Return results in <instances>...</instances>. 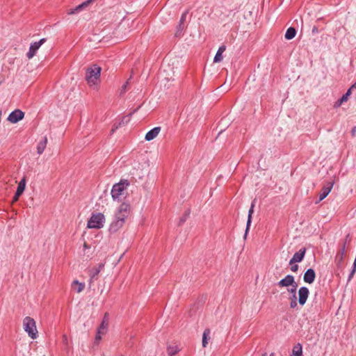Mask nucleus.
Returning <instances> with one entry per match:
<instances>
[{
	"label": "nucleus",
	"mask_w": 356,
	"mask_h": 356,
	"mask_svg": "<svg viewBox=\"0 0 356 356\" xmlns=\"http://www.w3.org/2000/svg\"><path fill=\"white\" fill-rule=\"evenodd\" d=\"M273 355H274V353H271V354H270V356H273Z\"/></svg>",
	"instance_id": "49"
},
{
	"label": "nucleus",
	"mask_w": 356,
	"mask_h": 356,
	"mask_svg": "<svg viewBox=\"0 0 356 356\" xmlns=\"http://www.w3.org/2000/svg\"><path fill=\"white\" fill-rule=\"evenodd\" d=\"M102 67L97 64L90 65V91L98 92L101 87Z\"/></svg>",
	"instance_id": "1"
},
{
	"label": "nucleus",
	"mask_w": 356,
	"mask_h": 356,
	"mask_svg": "<svg viewBox=\"0 0 356 356\" xmlns=\"http://www.w3.org/2000/svg\"><path fill=\"white\" fill-rule=\"evenodd\" d=\"M129 186V182L127 180H121L119 183L113 186L111 189V196L113 200L119 199L123 195L124 190Z\"/></svg>",
	"instance_id": "3"
},
{
	"label": "nucleus",
	"mask_w": 356,
	"mask_h": 356,
	"mask_svg": "<svg viewBox=\"0 0 356 356\" xmlns=\"http://www.w3.org/2000/svg\"><path fill=\"white\" fill-rule=\"evenodd\" d=\"M291 288L289 289L288 291L291 295H296L297 287H298V284L296 282H295V284L291 285Z\"/></svg>",
	"instance_id": "29"
},
{
	"label": "nucleus",
	"mask_w": 356,
	"mask_h": 356,
	"mask_svg": "<svg viewBox=\"0 0 356 356\" xmlns=\"http://www.w3.org/2000/svg\"><path fill=\"white\" fill-rule=\"evenodd\" d=\"M353 264H356V257H355V260H354Z\"/></svg>",
	"instance_id": "47"
},
{
	"label": "nucleus",
	"mask_w": 356,
	"mask_h": 356,
	"mask_svg": "<svg viewBox=\"0 0 356 356\" xmlns=\"http://www.w3.org/2000/svg\"><path fill=\"white\" fill-rule=\"evenodd\" d=\"M254 202H253L252 203L251 207H250V208L249 209V211H248V220H247L246 229H245V234H244V238H246L248 232L250 227V225H251L252 215V213L254 212Z\"/></svg>",
	"instance_id": "18"
},
{
	"label": "nucleus",
	"mask_w": 356,
	"mask_h": 356,
	"mask_svg": "<svg viewBox=\"0 0 356 356\" xmlns=\"http://www.w3.org/2000/svg\"><path fill=\"white\" fill-rule=\"evenodd\" d=\"M353 90H350V88L347 90V92L344 94V95H346V97L348 99V97L351 95Z\"/></svg>",
	"instance_id": "41"
},
{
	"label": "nucleus",
	"mask_w": 356,
	"mask_h": 356,
	"mask_svg": "<svg viewBox=\"0 0 356 356\" xmlns=\"http://www.w3.org/2000/svg\"><path fill=\"white\" fill-rule=\"evenodd\" d=\"M177 32H176L175 35H176V36H179L181 34V31H182V30L184 29L183 24H181L179 22V24L177 26Z\"/></svg>",
	"instance_id": "32"
},
{
	"label": "nucleus",
	"mask_w": 356,
	"mask_h": 356,
	"mask_svg": "<svg viewBox=\"0 0 356 356\" xmlns=\"http://www.w3.org/2000/svg\"><path fill=\"white\" fill-rule=\"evenodd\" d=\"M291 270L292 272H297V271H298V266L297 264H292V265H291Z\"/></svg>",
	"instance_id": "34"
},
{
	"label": "nucleus",
	"mask_w": 356,
	"mask_h": 356,
	"mask_svg": "<svg viewBox=\"0 0 356 356\" xmlns=\"http://www.w3.org/2000/svg\"><path fill=\"white\" fill-rule=\"evenodd\" d=\"M19 200V197H17L15 195L13 198V202H17Z\"/></svg>",
	"instance_id": "43"
},
{
	"label": "nucleus",
	"mask_w": 356,
	"mask_h": 356,
	"mask_svg": "<svg viewBox=\"0 0 356 356\" xmlns=\"http://www.w3.org/2000/svg\"><path fill=\"white\" fill-rule=\"evenodd\" d=\"M334 261L337 266V271L338 273H341L346 266L344 257L336 255Z\"/></svg>",
	"instance_id": "14"
},
{
	"label": "nucleus",
	"mask_w": 356,
	"mask_h": 356,
	"mask_svg": "<svg viewBox=\"0 0 356 356\" xmlns=\"http://www.w3.org/2000/svg\"><path fill=\"white\" fill-rule=\"evenodd\" d=\"M128 84H129L128 81H127L125 83L123 84V86H122V88H121V94L123 92H125Z\"/></svg>",
	"instance_id": "36"
},
{
	"label": "nucleus",
	"mask_w": 356,
	"mask_h": 356,
	"mask_svg": "<svg viewBox=\"0 0 356 356\" xmlns=\"http://www.w3.org/2000/svg\"><path fill=\"white\" fill-rule=\"evenodd\" d=\"M316 278V273L314 269H307L303 275V280L305 282L312 284L314 282Z\"/></svg>",
	"instance_id": "13"
},
{
	"label": "nucleus",
	"mask_w": 356,
	"mask_h": 356,
	"mask_svg": "<svg viewBox=\"0 0 356 356\" xmlns=\"http://www.w3.org/2000/svg\"><path fill=\"white\" fill-rule=\"evenodd\" d=\"M356 89V81L350 86V90Z\"/></svg>",
	"instance_id": "44"
},
{
	"label": "nucleus",
	"mask_w": 356,
	"mask_h": 356,
	"mask_svg": "<svg viewBox=\"0 0 356 356\" xmlns=\"http://www.w3.org/2000/svg\"><path fill=\"white\" fill-rule=\"evenodd\" d=\"M306 249L305 248H301L298 252H296L292 258L289 261V265H292L293 264L301 262L305 255Z\"/></svg>",
	"instance_id": "11"
},
{
	"label": "nucleus",
	"mask_w": 356,
	"mask_h": 356,
	"mask_svg": "<svg viewBox=\"0 0 356 356\" xmlns=\"http://www.w3.org/2000/svg\"><path fill=\"white\" fill-rule=\"evenodd\" d=\"M225 49L226 47L224 45H222L218 48L213 59L214 63H219L222 60V54L225 51Z\"/></svg>",
	"instance_id": "19"
},
{
	"label": "nucleus",
	"mask_w": 356,
	"mask_h": 356,
	"mask_svg": "<svg viewBox=\"0 0 356 356\" xmlns=\"http://www.w3.org/2000/svg\"><path fill=\"white\" fill-rule=\"evenodd\" d=\"M23 193H24L23 191H20V190L17 189V191H16V192H15V195L17 197H20V195H21Z\"/></svg>",
	"instance_id": "40"
},
{
	"label": "nucleus",
	"mask_w": 356,
	"mask_h": 356,
	"mask_svg": "<svg viewBox=\"0 0 356 356\" xmlns=\"http://www.w3.org/2000/svg\"><path fill=\"white\" fill-rule=\"evenodd\" d=\"M161 131L160 127H156L151 130H149L145 135V140L147 141H150L153 139H154L159 134Z\"/></svg>",
	"instance_id": "16"
},
{
	"label": "nucleus",
	"mask_w": 356,
	"mask_h": 356,
	"mask_svg": "<svg viewBox=\"0 0 356 356\" xmlns=\"http://www.w3.org/2000/svg\"><path fill=\"white\" fill-rule=\"evenodd\" d=\"M296 282L295 277L292 275H287L284 278L279 281L277 285L279 287H289L294 284Z\"/></svg>",
	"instance_id": "12"
},
{
	"label": "nucleus",
	"mask_w": 356,
	"mask_h": 356,
	"mask_svg": "<svg viewBox=\"0 0 356 356\" xmlns=\"http://www.w3.org/2000/svg\"><path fill=\"white\" fill-rule=\"evenodd\" d=\"M86 228H89V218L86 220Z\"/></svg>",
	"instance_id": "46"
},
{
	"label": "nucleus",
	"mask_w": 356,
	"mask_h": 356,
	"mask_svg": "<svg viewBox=\"0 0 356 356\" xmlns=\"http://www.w3.org/2000/svg\"><path fill=\"white\" fill-rule=\"evenodd\" d=\"M104 266V265L102 263L99 264L97 268H95L92 270V271H90V277H95V275H98L101 270L103 268Z\"/></svg>",
	"instance_id": "25"
},
{
	"label": "nucleus",
	"mask_w": 356,
	"mask_h": 356,
	"mask_svg": "<svg viewBox=\"0 0 356 356\" xmlns=\"http://www.w3.org/2000/svg\"><path fill=\"white\" fill-rule=\"evenodd\" d=\"M297 306V300H291L290 302L291 308H295Z\"/></svg>",
	"instance_id": "38"
},
{
	"label": "nucleus",
	"mask_w": 356,
	"mask_h": 356,
	"mask_svg": "<svg viewBox=\"0 0 356 356\" xmlns=\"http://www.w3.org/2000/svg\"><path fill=\"white\" fill-rule=\"evenodd\" d=\"M105 222V216L102 213H93L90 216V229H101Z\"/></svg>",
	"instance_id": "4"
},
{
	"label": "nucleus",
	"mask_w": 356,
	"mask_h": 356,
	"mask_svg": "<svg viewBox=\"0 0 356 356\" xmlns=\"http://www.w3.org/2000/svg\"><path fill=\"white\" fill-rule=\"evenodd\" d=\"M312 33H317L318 32V29L316 26H314L312 30Z\"/></svg>",
	"instance_id": "42"
},
{
	"label": "nucleus",
	"mask_w": 356,
	"mask_h": 356,
	"mask_svg": "<svg viewBox=\"0 0 356 356\" xmlns=\"http://www.w3.org/2000/svg\"><path fill=\"white\" fill-rule=\"evenodd\" d=\"M309 291L306 286H301L298 290V302L303 306L308 298Z\"/></svg>",
	"instance_id": "9"
},
{
	"label": "nucleus",
	"mask_w": 356,
	"mask_h": 356,
	"mask_svg": "<svg viewBox=\"0 0 356 356\" xmlns=\"http://www.w3.org/2000/svg\"><path fill=\"white\" fill-rule=\"evenodd\" d=\"M89 6V0H86L80 5L77 6L73 9H70L67 11L68 15H74L79 13L84 8H87Z\"/></svg>",
	"instance_id": "17"
},
{
	"label": "nucleus",
	"mask_w": 356,
	"mask_h": 356,
	"mask_svg": "<svg viewBox=\"0 0 356 356\" xmlns=\"http://www.w3.org/2000/svg\"><path fill=\"white\" fill-rule=\"evenodd\" d=\"M179 349L177 346H168L167 348V353L169 356H174Z\"/></svg>",
	"instance_id": "26"
},
{
	"label": "nucleus",
	"mask_w": 356,
	"mask_h": 356,
	"mask_svg": "<svg viewBox=\"0 0 356 356\" xmlns=\"http://www.w3.org/2000/svg\"><path fill=\"white\" fill-rule=\"evenodd\" d=\"M26 177H24L22 180L19 181L18 186H17V188L18 190H20L22 191H24L25 190V187H26Z\"/></svg>",
	"instance_id": "28"
},
{
	"label": "nucleus",
	"mask_w": 356,
	"mask_h": 356,
	"mask_svg": "<svg viewBox=\"0 0 356 356\" xmlns=\"http://www.w3.org/2000/svg\"><path fill=\"white\" fill-rule=\"evenodd\" d=\"M130 207L127 203H122L119 207L118 211L114 217L122 221L124 223L125 219L128 217L129 213Z\"/></svg>",
	"instance_id": "5"
},
{
	"label": "nucleus",
	"mask_w": 356,
	"mask_h": 356,
	"mask_svg": "<svg viewBox=\"0 0 356 356\" xmlns=\"http://www.w3.org/2000/svg\"><path fill=\"white\" fill-rule=\"evenodd\" d=\"M346 253V245L343 244V247L337 252L336 255L344 257Z\"/></svg>",
	"instance_id": "31"
},
{
	"label": "nucleus",
	"mask_w": 356,
	"mask_h": 356,
	"mask_svg": "<svg viewBox=\"0 0 356 356\" xmlns=\"http://www.w3.org/2000/svg\"><path fill=\"white\" fill-rule=\"evenodd\" d=\"M124 225V222L120 220H118L117 218L114 217L112 222L110 225L109 227V231L111 232H116L118 230H119Z\"/></svg>",
	"instance_id": "15"
},
{
	"label": "nucleus",
	"mask_w": 356,
	"mask_h": 356,
	"mask_svg": "<svg viewBox=\"0 0 356 356\" xmlns=\"http://www.w3.org/2000/svg\"><path fill=\"white\" fill-rule=\"evenodd\" d=\"M355 272H356V264H353V267H352V270L350 271V273L348 275V282H349L352 280Z\"/></svg>",
	"instance_id": "30"
},
{
	"label": "nucleus",
	"mask_w": 356,
	"mask_h": 356,
	"mask_svg": "<svg viewBox=\"0 0 356 356\" xmlns=\"http://www.w3.org/2000/svg\"><path fill=\"white\" fill-rule=\"evenodd\" d=\"M291 300H297L296 294V295H292Z\"/></svg>",
	"instance_id": "45"
},
{
	"label": "nucleus",
	"mask_w": 356,
	"mask_h": 356,
	"mask_svg": "<svg viewBox=\"0 0 356 356\" xmlns=\"http://www.w3.org/2000/svg\"><path fill=\"white\" fill-rule=\"evenodd\" d=\"M291 355H295V356H302V347L300 343H298L293 346Z\"/></svg>",
	"instance_id": "23"
},
{
	"label": "nucleus",
	"mask_w": 356,
	"mask_h": 356,
	"mask_svg": "<svg viewBox=\"0 0 356 356\" xmlns=\"http://www.w3.org/2000/svg\"><path fill=\"white\" fill-rule=\"evenodd\" d=\"M355 131V128L353 130V134H354Z\"/></svg>",
	"instance_id": "48"
},
{
	"label": "nucleus",
	"mask_w": 356,
	"mask_h": 356,
	"mask_svg": "<svg viewBox=\"0 0 356 356\" xmlns=\"http://www.w3.org/2000/svg\"><path fill=\"white\" fill-rule=\"evenodd\" d=\"M348 98L346 97V95H343V96L339 99L334 104V108H338L341 106V104L346 102H347Z\"/></svg>",
	"instance_id": "27"
},
{
	"label": "nucleus",
	"mask_w": 356,
	"mask_h": 356,
	"mask_svg": "<svg viewBox=\"0 0 356 356\" xmlns=\"http://www.w3.org/2000/svg\"><path fill=\"white\" fill-rule=\"evenodd\" d=\"M24 117V113L22 111L19 109H15L9 114L7 120L13 124H15L22 120Z\"/></svg>",
	"instance_id": "8"
},
{
	"label": "nucleus",
	"mask_w": 356,
	"mask_h": 356,
	"mask_svg": "<svg viewBox=\"0 0 356 356\" xmlns=\"http://www.w3.org/2000/svg\"><path fill=\"white\" fill-rule=\"evenodd\" d=\"M296 35V30L293 27H289L284 35V37L286 40H291L293 39Z\"/></svg>",
	"instance_id": "22"
},
{
	"label": "nucleus",
	"mask_w": 356,
	"mask_h": 356,
	"mask_svg": "<svg viewBox=\"0 0 356 356\" xmlns=\"http://www.w3.org/2000/svg\"><path fill=\"white\" fill-rule=\"evenodd\" d=\"M84 284L79 282L78 280H74L72 284V289L77 293L81 292L84 289Z\"/></svg>",
	"instance_id": "21"
},
{
	"label": "nucleus",
	"mask_w": 356,
	"mask_h": 356,
	"mask_svg": "<svg viewBox=\"0 0 356 356\" xmlns=\"http://www.w3.org/2000/svg\"><path fill=\"white\" fill-rule=\"evenodd\" d=\"M107 325H108V323L106 322L105 319H104L102 321V323L100 324V325L99 326V327L97 328V333H96L94 343H93L94 347L95 346H97L99 343V341L102 339V337L106 333Z\"/></svg>",
	"instance_id": "6"
},
{
	"label": "nucleus",
	"mask_w": 356,
	"mask_h": 356,
	"mask_svg": "<svg viewBox=\"0 0 356 356\" xmlns=\"http://www.w3.org/2000/svg\"><path fill=\"white\" fill-rule=\"evenodd\" d=\"M86 233V232H84L83 235H82L83 240V248H84L85 250L88 248V243H87L86 241L84 238Z\"/></svg>",
	"instance_id": "37"
},
{
	"label": "nucleus",
	"mask_w": 356,
	"mask_h": 356,
	"mask_svg": "<svg viewBox=\"0 0 356 356\" xmlns=\"http://www.w3.org/2000/svg\"><path fill=\"white\" fill-rule=\"evenodd\" d=\"M187 12H185L184 13L182 14L181 17V19H180V21L179 22L181 24H184V21L186 20V16H187Z\"/></svg>",
	"instance_id": "33"
},
{
	"label": "nucleus",
	"mask_w": 356,
	"mask_h": 356,
	"mask_svg": "<svg viewBox=\"0 0 356 356\" xmlns=\"http://www.w3.org/2000/svg\"><path fill=\"white\" fill-rule=\"evenodd\" d=\"M333 181H329L323 187L321 192L320 193L319 195V199L318 201L316 202V204L319 203L328 195V194L330 193L333 187Z\"/></svg>",
	"instance_id": "10"
},
{
	"label": "nucleus",
	"mask_w": 356,
	"mask_h": 356,
	"mask_svg": "<svg viewBox=\"0 0 356 356\" xmlns=\"http://www.w3.org/2000/svg\"><path fill=\"white\" fill-rule=\"evenodd\" d=\"M210 334V330L209 329H206L204 331L203 335H202V346L203 347H206L208 343V338Z\"/></svg>",
	"instance_id": "24"
},
{
	"label": "nucleus",
	"mask_w": 356,
	"mask_h": 356,
	"mask_svg": "<svg viewBox=\"0 0 356 356\" xmlns=\"http://www.w3.org/2000/svg\"><path fill=\"white\" fill-rule=\"evenodd\" d=\"M85 79L88 83H89V67L86 68Z\"/></svg>",
	"instance_id": "35"
},
{
	"label": "nucleus",
	"mask_w": 356,
	"mask_h": 356,
	"mask_svg": "<svg viewBox=\"0 0 356 356\" xmlns=\"http://www.w3.org/2000/svg\"><path fill=\"white\" fill-rule=\"evenodd\" d=\"M47 138L45 136L38 144V147H37L38 154H41L43 153V152L47 146Z\"/></svg>",
	"instance_id": "20"
},
{
	"label": "nucleus",
	"mask_w": 356,
	"mask_h": 356,
	"mask_svg": "<svg viewBox=\"0 0 356 356\" xmlns=\"http://www.w3.org/2000/svg\"><path fill=\"white\" fill-rule=\"evenodd\" d=\"M23 326L25 332L28 333V335L33 339H35L38 337V331L36 329L35 321L33 318L26 316L24 318Z\"/></svg>",
	"instance_id": "2"
},
{
	"label": "nucleus",
	"mask_w": 356,
	"mask_h": 356,
	"mask_svg": "<svg viewBox=\"0 0 356 356\" xmlns=\"http://www.w3.org/2000/svg\"><path fill=\"white\" fill-rule=\"evenodd\" d=\"M46 38H42L38 42H35L31 44L29 50L26 54V56L30 59L33 58L38 49L46 42Z\"/></svg>",
	"instance_id": "7"
},
{
	"label": "nucleus",
	"mask_w": 356,
	"mask_h": 356,
	"mask_svg": "<svg viewBox=\"0 0 356 356\" xmlns=\"http://www.w3.org/2000/svg\"><path fill=\"white\" fill-rule=\"evenodd\" d=\"M188 214H186L184 216L181 217L180 219L179 225L184 223L186 221V219L187 218Z\"/></svg>",
	"instance_id": "39"
}]
</instances>
